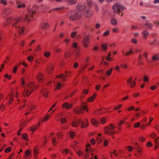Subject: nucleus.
I'll return each mask as SVG.
<instances>
[{
	"mask_svg": "<svg viewBox=\"0 0 159 159\" xmlns=\"http://www.w3.org/2000/svg\"><path fill=\"white\" fill-rule=\"evenodd\" d=\"M63 8L62 7H57L55 8L52 9L53 10H58L59 11H61L62 9Z\"/></svg>",
	"mask_w": 159,
	"mask_h": 159,
	"instance_id": "obj_48",
	"label": "nucleus"
},
{
	"mask_svg": "<svg viewBox=\"0 0 159 159\" xmlns=\"http://www.w3.org/2000/svg\"><path fill=\"white\" fill-rule=\"evenodd\" d=\"M87 3L88 5L87 8H90L92 5V0H87Z\"/></svg>",
	"mask_w": 159,
	"mask_h": 159,
	"instance_id": "obj_26",
	"label": "nucleus"
},
{
	"mask_svg": "<svg viewBox=\"0 0 159 159\" xmlns=\"http://www.w3.org/2000/svg\"><path fill=\"white\" fill-rule=\"evenodd\" d=\"M48 7L46 6H43V12H45L48 9Z\"/></svg>",
	"mask_w": 159,
	"mask_h": 159,
	"instance_id": "obj_52",
	"label": "nucleus"
},
{
	"mask_svg": "<svg viewBox=\"0 0 159 159\" xmlns=\"http://www.w3.org/2000/svg\"><path fill=\"white\" fill-rule=\"evenodd\" d=\"M17 66H15L13 67V73H16V70H17Z\"/></svg>",
	"mask_w": 159,
	"mask_h": 159,
	"instance_id": "obj_56",
	"label": "nucleus"
},
{
	"mask_svg": "<svg viewBox=\"0 0 159 159\" xmlns=\"http://www.w3.org/2000/svg\"><path fill=\"white\" fill-rule=\"evenodd\" d=\"M110 33V31L108 30H107L103 34V35L105 36H107L109 35Z\"/></svg>",
	"mask_w": 159,
	"mask_h": 159,
	"instance_id": "obj_54",
	"label": "nucleus"
},
{
	"mask_svg": "<svg viewBox=\"0 0 159 159\" xmlns=\"http://www.w3.org/2000/svg\"><path fill=\"white\" fill-rule=\"evenodd\" d=\"M142 34L143 35V38L146 39L147 36L149 35V33L147 30H144L143 31Z\"/></svg>",
	"mask_w": 159,
	"mask_h": 159,
	"instance_id": "obj_22",
	"label": "nucleus"
},
{
	"mask_svg": "<svg viewBox=\"0 0 159 159\" xmlns=\"http://www.w3.org/2000/svg\"><path fill=\"white\" fill-rule=\"evenodd\" d=\"M66 16L69 17L70 20L73 21L80 18L81 17L82 15L80 11H73L66 14Z\"/></svg>",
	"mask_w": 159,
	"mask_h": 159,
	"instance_id": "obj_3",
	"label": "nucleus"
},
{
	"mask_svg": "<svg viewBox=\"0 0 159 159\" xmlns=\"http://www.w3.org/2000/svg\"><path fill=\"white\" fill-rule=\"evenodd\" d=\"M42 94L44 97H47L48 92L45 89H43L41 91Z\"/></svg>",
	"mask_w": 159,
	"mask_h": 159,
	"instance_id": "obj_25",
	"label": "nucleus"
},
{
	"mask_svg": "<svg viewBox=\"0 0 159 159\" xmlns=\"http://www.w3.org/2000/svg\"><path fill=\"white\" fill-rule=\"evenodd\" d=\"M49 25L47 23H43L41 24L40 28L41 29H46L49 27Z\"/></svg>",
	"mask_w": 159,
	"mask_h": 159,
	"instance_id": "obj_14",
	"label": "nucleus"
},
{
	"mask_svg": "<svg viewBox=\"0 0 159 159\" xmlns=\"http://www.w3.org/2000/svg\"><path fill=\"white\" fill-rule=\"evenodd\" d=\"M27 135L26 134H23L22 136V138L23 139L26 140L27 139Z\"/></svg>",
	"mask_w": 159,
	"mask_h": 159,
	"instance_id": "obj_38",
	"label": "nucleus"
},
{
	"mask_svg": "<svg viewBox=\"0 0 159 159\" xmlns=\"http://www.w3.org/2000/svg\"><path fill=\"white\" fill-rule=\"evenodd\" d=\"M149 80V79L148 76H144V82H148Z\"/></svg>",
	"mask_w": 159,
	"mask_h": 159,
	"instance_id": "obj_55",
	"label": "nucleus"
},
{
	"mask_svg": "<svg viewBox=\"0 0 159 159\" xmlns=\"http://www.w3.org/2000/svg\"><path fill=\"white\" fill-rule=\"evenodd\" d=\"M64 84H62L60 82H58L56 85V89H60L61 88L62 86H64Z\"/></svg>",
	"mask_w": 159,
	"mask_h": 159,
	"instance_id": "obj_23",
	"label": "nucleus"
},
{
	"mask_svg": "<svg viewBox=\"0 0 159 159\" xmlns=\"http://www.w3.org/2000/svg\"><path fill=\"white\" fill-rule=\"evenodd\" d=\"M112 8L115 12L119 13L124 10V7L119 3H116L113 6Z\"/></svg>",
	"mask_w": 159,
	"mask_h": 159,
	"instance_id": "obj_6",
	"label": "nucleus"
},
{
	"mask_svg": "<svg viewBox=\"0 0 159 159\" xmlns=\"http://www.w3.org/2000/svg\"><path fill=\"white\" fill-rule=\"evenodd\" d=\"M136 84V82L135 81H133V82L130 84V87L131 88H133Z\"/></svg>",
	"mask_w": 159,
	"mask_h": 159,
	"instance_id": "obj_39",
	"label": "nucleus"
},
{
	"mask_svg": "<svg viewBox=\"0 0 159 159\" xmlns=\"http://www.w3.org/2000/svg\"><path fill=\"white\" fill-rule=\"evenodd\" d=\"M50 116L48 115H47L45 117H44L43 118L42 121L44 122L45 121L48 120L50 118Z\"/></svg>",
	"mask_w": 159,
	"mask_h": 159,
	"instance_id": "obj_30",
	"label": "nucleus"
},
{
	"mask_svg": "<svg viewBox=\"0 0 159 159\" xmlns=\"http://www.w3.org/2000/svg\"><path fill=\"white\" fill-rule=\"evenodd\" d=\"M56 138L55 137H54L52 139V144L54 145H55V143L56 142Z\"/></svg>",
	"mask_w": 159,
	"mask_h": 159,
	"instance_id": "obj_53",
	"label": "nucleus"
},
{
	"mask_svg": "<svg viewBox=\"0 0 159 159\" xmlns=\"http://www.w3.org/2000/svg\"><path fill=\"white\" fill-rule=\"evenodd\" d=\"M66 77V76L61 74H60L59 75L57 76L56 77V78H61L62 79V81H63L66 80V79L65 78Z\"/></svg>",
	"mask_w": 159,
	"mask_h": 159,
	"instance_id": "obj_21",
	"label": "nucleus"
},
{
	"mask_svg": "<svg viewBox=\"0 0 159 159\" xmlns=\"http://www.w3.org/2000/svg\"><path fill=\"white\" fill-rule=\"evenodd\" d=\"M77 8L80 11H82L85 8V9L87 8V7H86L85 4L84 2H81L78 4Z\"/></svg>",
	"mask_w": 159,
	"mask_h": 159,
	"instance_id": "obj_9",
	"label": "nucleus"
},
{
	"mask_svg": "<svg viewBox=\"0 0 159 159\" xmlns=\"http://www.w3.org/2000/svg\"><path fill=\"white\" fill-rule=\"evenodd\" d=\"M72 46L74 48L75 50L74 51V54H75L76 56H77L79 54V52L78 51V44L76 42L74 43L72 45Z\"/></svg>",
	"mask_w": 159,
	"mask_h": 159,
	"instance_id": "obj_10",
	"label": "nucleus"
},
{
	"mask_svg": "<svg viewBox=\"0 0 159 159\" xmlns=\"http://www.w3.org/2000/svg\"><path fill=\"white\" fill-rule=\"evenodd\" d=\"M50 55V52H46L44 53V56L46 57H48Z\"/></svg>",
	"mask_w": 159,
	"mask_h": 159,
	"instance_id": "obj_31",
	"label": "nucleus"
},
{
	"mask_svg": "<svg viewBox=\"0 0 159 159\" xmlns=\"http://www.w3.org/2000/svg\"><path fill=\"white\" fill-rule=\"evenodd\" d=\"M88 108L85 106H81V107H76L75 109V112L77 114H79L80 113H83L84 111L83 109L87 111H88V110L87 109Z\"/></svg>",
	"mask_w": 159,
	"mask_h": 159,
	"instance_id": "obj_7",
	"label": "nucleus"
},
{
	"mask_svg": "<svg viewBox=\"0 0 159 159\" xmlns=\"http://www.w3.org/2000/svg\"><path fill=\"white\" fill-rule=\"evenodd\" d=\"M89 8H86L85 9V11L87 12V15H85L86 16L90 17L93 14L92 11H89Z\"/></svg>",
	"mask_w": 159,
	"mask_h": 159,
	"instance_id": "obj_16",
	"label": "nucleus"
},
{
	"mask_svg": "<svg viewBox=\"0 0 159 159\" xmlns=\"http://www.w3.org/2000/svg\"><path fill=\"white\" fill-rule=\"evenodd\" d=\"M87 100L89 102H93L94 100V98H93V97H90L88 98Z\"/></svg>",
	"mask_w": 159,
	"mask_h": 159,
	"instance_id": "obj_45",
	"label": "nucleus"
},
{
	"mask_svg": "<svg viewBox=\"0 0 159 159\" xmlns=\"http://www.w3.org/2000/svg\"><path fill=\"white\" fill-rule=\"evenodd\" d=\"M106 122V118L105 117L102 118L100 120V122L102 124L105 123Z\"/></svg>",
	"mask_w": 159,
	"mask_h": 159,
	"instance_id": "obj_43",
	"label": "nucleus"
},
{
	"mask_svg": "<svg viewBox=\"0 0 159 159\" xmlns=\"http://www.w3.org/2000/svg\"><path fill=\"white\" fill-rule=\"evenodd\" d=\"M9 98L8 100V102L6 103L7 105H10L12 103L14 99L13 94H9Z\"/></svg>",
	"mask_w": 159,
	"mask_h": 159,
	"instance_id": "obj_12",
	"label": "nucleus"
},
{
	"mask_svg": "<svg viewBox=\"0 0 159 159\" xmlns=\"http://www.w3.org/2000/svg\"><path fill=\"white\" fill-rule=\"evenodd\" d=\"M132 77H131L129 79L127 80V82L128 84H130L133 82V81H132Z\"/></svg>",
	"mask_w": 159,
	"mask_h": 159,
	"instance_id": "obj_46",
	"label": "nucleus"
},
{
	"mask_svg": "<svg viewBox=\"0 0 159 159\" xmlns=\"http://www.w3.org/2000/svg\"><path fill=\"white\" fill-rule=\"evenodd\" d=\"M68 4L70 5H72L75 4L77 2V0H66Z\"/></svg>",
	"mask_w": 159,
	"mask_h": 159,
	"instance_id": "obj_20",
	"label": "nucleus"
},
{
	"mask_svg": "<svg viewBox=\"0 0 159 159\" xmlns=\"http://www.w3.org/2000/svg\"><path fill=\"white\" fill-rule=\"evenodd\" d=\"M77 34V32L76 31L72 32L71 34V37L72 38H74Z\"/></svg>",
	"mask_w": 159,
	"mask_h": 159,
	"instance_id": "obj_36",
	"label": "nucleus"
},
{
	"mask_svg": "<svg viewBox=\"0 0 159 159\" xmlns=\"http://www.w3.org/2000/svg\"><path fill=\"white\" fill-rule=\"evenodd\" d=\"M17 7L19 8L22 7L24 8L25 7V5L24 3H22L21 2L17 1Z\"/></svg>",
	"mask_w": 159,
	"mask_h": 159,
	"instance_id": "obj_17",
	"label": "nucleus"
},
{
	"mask_svg": "<svg viewBox=\"0 0 159 159\" xmlns=\"http://www.w3.org/2000/svg\"><path fill=\"white\" fill-rule=\"evenodd\" d=\"M82 43L83 44L84 46L85 47L87 48L89 45V42L82 40Z\"/></svg>",
	"mask_w": 159,
	"mask_h": 159,
	"instance_id": "obj_28",
	"label": "nucleus"
},
{
	"mask_svg": "<svg viewBox=\"0 0 159 159\" xmlns=\"http://www.w3.org/2000/svg\"><path fill=\"white\" fill-rule=\"evenodd\" d=\"M53 66L51 65H48L46 67V71L48 74H50L53 71Z\"/></svg>",
	"mask_w": 159,
	"mask_h": 159,
	"instance_id": "obj_11",
	"label": "nucleus"
},
{
	"mask_svg": "<svg viewBox=\"0 0 159 159\" xmlns=\"http://www.w3.org/2000/svg\"><path fill=\"white\" fill-rule=\"evenodd\" d=\"M134 106H132L130 107H129L128 109V110L129 111H130L132 110H134Z\"/></svg>",
	"mask_w": 159,
	"mask_h": 159,
	"instance_id": "obj_61",
	"label": "nucleus"
},
{
	"mask_svg": "<svg viewBox=\"0 0 159 159\" xmlns=\"http://www.w3.org/2000/svg\"><path fill=\"white\" fill-rule=\"evenodd\" d=\"M11 148L9 147L7 148H6L5 149V151L6 152H10L11 151Z\"/></svg>",
	"mask_w": 159,
	"mask_h": 159,
	"instance_id": "obj_59",
	"label": "nucleus"
},
{
	"mask_svg": "<svg viewBox=\"0 0 159 159\" xmlns=\"http://www.w3.org/2000/svg\"><path fill=\"white\" fill-rule=\"evenodd\" d=\"M30 151L29 150H27V151H26L25 152V155H26V156H29L30 155Z\"/></svg>",
	"mask_w": 159,
	"mask_h": 159,
	"instance_id": "obj_58",
	"label": "nucleus"
},
{
	"mask_svg": "<svg viewBox=\"0 0 159 159\" xmlns=\"http://www.w3.org/2000/svg\"><path fill=\"white\" fill-rule=\"evenodd\" d=\"M81 125V128H86L88 125V123L87 120L84 122L81 120H75L73 121L71 124V125L73 127H76L79 124Z\"/></svg>",
	"mask_w": 159,
	"mask_h": 159,
	"instance_id": "obj_4",
	"label": "nucleus"
},
{
	"mask_svg": "<svg viewBox=\"0 0 159 159\" xmlns=\"http://www.w3.org/2000/svg\"><path fill=\"white\" fill-rule=\"evenodd\" d=\"M41 49V47L40 45H39L38 46L37 48L36 49V51H40Z\"/></svg>",
	"mask_w": 159,
	"mask_h": 159,
	"instance_id": "obj_60",
	"label": "nucleus"
},
{
	"mask_svg": "<svg viewBox=\"0 0 159 159\" xmlns=\"http://www.w3.org/2000/svg\"><path fill=\"white\" fill-rule=\"evenodd\" d=\"M159 139V137L157 139H155L154 140V142L156 144L158 145V143H159V141L158 139Z\"/></svg>",
	"mask_w": 159,
	"mask_h": 159,
	"instance_id": "obj_62",
	"label": "nucleus"
},
{
	"mask_svg": "<svg viewBox=\"0 0 159 159\" xmlns=\"http://www.w3.org/2000/svg\"><path fill=\"white\" fill-rule=\"evenodd\" d=\"M110 23L112 25H116L117 24V20L116 18H112L111 20Z\"/></svg>",
	"mask_w": 159,
	"mask_h": 159,
	"instance_id": "obj_19",
	"label": "nucleus"
},
{
	"mask_svg": "<svg viewBox=\"0 0 159 159\" xmlns=\"http://www.w3.org/2000/svg\"><path fill=\"white\" fill-rule=\"evenodd\" d=\"M60 120L61 122L62 123H65L66 122V120L65 118H61Z\"/></svg>",
	"mask_w": 159,
	"mask_h": 159,
	"instance_id": "obj_37",
	"label": "nucleus"
},
{
	"mask_svg": "<svg viewBox=\"0 0 159 159\" xmlns=\"http://www.w3.org/2000/svg\"><path fill=\"white\" fill-rule=\"evenodd\" d=\"M122 106V105L120 104L118 106H117L114 107L113 109L115 110H117L120 108Z\"/></svg>",
	"mask_w": 159,
	"mask_h": 159,
	"instance_id": "obj_50",
	"label": "nucleus"
},
{
	"mask_svg": "<svg viewBox=\"0 0 159 159\" xmlns=\"http://www.w3.org/2000/svg\"><path fill=\"white\" fill-rule=\"evenodd\" d=\"M4 76L7 79H10L11 78V75H8L7 74L5 75Z\"/></svg>",
	"mask_w": 159,
	"mask_h": 159,
	"instance_id": "obj_49",
	"label": "nucleus"
},
{
	"mask_svg": "<svg viewBox=\"0 0 159 159\" xmlns=\"http://www.w3.org/2000/svg\"><path fill=\"white\" fill-rule=\"evenodd\" d=\"M57 138L59 139L60 138H61L62 137L63 135L59 132H58L57 134Z\"/></svg>",
	"mask_w": 159,
	"mask_h": 159,
	"instance_id": "obj_42",
	"label": "nucleus"
},
{
	"mask_svg": "<svg viewBox=\"0 0 159 159\" xmlns=\"http://www.w3.org/2000/svg\"><path fill=\"white\" fill-rule=\"evenodd\" d=\"M29 107L30 110V111L31 113H33L34 112V110L36 108L35 106H33L31 107Z\"/></svg>",
	"mask_w": 159,
	"mask_h": 159,
	"instance_id": "obj_33",
	"label": "nucleus"
},
{
	"mask_svg": "<svg viewBox=\"0 0 159 159\" xmlns=\"http://www.w3.org/2000/svg\"><path fill=\"white\" fill-rule=\"evenodd\" d=\"M90 142L92 144H94L95 143V140L93 139H92L90 140Z\"/></svg>",
	"mask_w": 159,
	"mask_h": 159,
	"instance_id": "obj_63",
	"label": "nucleus"
},
{
	"mask_svg": "<svg viewBox=\"0 0 159 159\" xmlns=\"http://www.w3.org/2000/svg\"><path fill=\"white\" fill-rule=\"evenodd\" d=\"M72 107V105L71 104H68L66 102L64 103L62 105V107L63 108H66V110L71 108Z\"/></svg>",
	"mask_w": 159,
	"mask_h": 159,
	"instance_id": "obj_13",
	"label": "nucleus"
},
{
	"mask_svg": "<svg viewBox=\"0 0 159 159\" xmlns=\"http://www.w3.org/2000/svg\"><path fill=\"white\" fill-rule=\"evenodd\" d=\"M128 150L129 151H131L133 149V147L131 146H128Z\"/></svg>",
	"mask_w": 159,
	"mask_h": 159,
	"instance_id": "obj_64",
	"label": "nucleus"
},
{
	"mask_svg": "<svg viewBox=\"0 0 159 159\" xmlns=\"http://www.w3.org/2000/svg\"><path fill=\"white\" fill-rule=\"evenodd\" d=\"M37 78L38 81L41 82L43 79V74L41 73H38L37 75Z\"/></svg>",
	"mask_w": 159,
	"mask_h": 159,
	"instance_id": "obj_15",
	"label": "nucleus"
},
{
	"mask_svg": "<svg viewBox=\"0 0 159 159\" xmlns=\"http://www.w3.org/2000/svg\"><path fill=\"white\" fill-rule=\"evenodd\" d=\"M140 125V123L139 122H137L134 125V127L135 128H137L139 127Z\"/></svg>",
	"mask_w": 159,
	"mask_h": 159,
	"instance_id": "obj_57",
	"label": "nucleus"
},
{
	"mask_svg": "<svg viewBox=\"0 0 159 159\" xmlns=\"http://www.w3.org/2000/svg\"><path fill=\"white\" fill-rule=\"evenodd\" d=\"M36 88H37V87L35 86L33 82H30L24 88L23 93L24 96H29L34 90Z\"/></svg>",
	"mask_w": 159,
	"mask_h": 159,
	"instance_id": "obj_2",
	"label": "nucleus"
},
{
	"mask_svg": "<svg viewBox=\"0 0 159 159\" xmlns=\"http://www.w3.org/2000/svg\"><path fill=\"white\" fill-rule=\"evenodd\" d=\"M20 81L21 83L22 84V87H24L23 85H24L25 84V80L23 78H21L20 79Z\"/></svg>",
	"mask_w": 159,
	"mask_h": 159,
	"instance_id": "obj_44",
	"label": "nucleus"
},
{
	"mask_svg": "<svg viewBox=\"0 0 159 159\" xmlns=\"http://www.w3.org/2000/svg\"><path fill=\"white\" fill-rule=\"evenodd\" d=\"M146 28L148 29H151L153 27V25L151 23L147 22L145 24Z\"/></svg>",
	"mask_w": 159,
	"mask_h": 159,
	"instance_id": "obj_18",
	"label": "nucleus"
},
{
	"mask_svg": "<svg viewBox=\"0 0 159 159\" xmlns=\"http://www.w3.org/2000/svg\"><path fill=\"white\" fill-rule=\"evenodd\" d=\"M112 70L113 69L111 68L110 70L107 71L106 73L107 75V76H109L111 74Z\"/></svg>",
	"mask_w": 159,
	"mask_h": 159,
	"instance_id": "obj_34",
	"label": "nucleus"
},
{
	"mask_svg": "<svg viewBox=\"0 0 159 159\" xmlns=\"http://www.w3.org/2000/svg\"><path fill=\"white\" fill-rule=\"evenodd\" d=\"M2 38V32L0 30V46H1V42Z\"/></svg>",
	"mask_w": 159,
	"mask_h": 159,
	"instance_id": "obj_51",
	"label": "nucleus"
},
{
	"mask_svg": "<svg viewBox=\"0 0 159 159\" xmlns=\"http://www.w3.org/2000/svg\"><path fill=\"white\" fill-rule=\"evenodd\" d=\"M83 40L89 42V35H87L86 36L85 35V36L83 38Z\"/></svg>",
	"mask_w": 159,
	"mask_h": 159,
	"instance_id": "obj_29",
	"label": "nucleus"
},
{
	"mask_svg": "<svg viewBox=\"0 0 159 159\" xmlns=\"http://www.w3.org/2000/svg\"><path fill=\"white\" fill-rule=\"evenodd\" d=\"M21 20L19 18H14L12 17L7 19V23L8 24H11L12 29L15 32L19 33L20 34L23 33L25 30L24 27L20 26Z\"/></svg>",
	"mask_w": 159,
	"mask_h": 159,
	"instance_id": "obj_1",
	"label": "nucleus"
},
{
	"mask_svg": "<svg viewBox=\"0 0 159 159\" xmlns=\"http://www.w3.org/2000/svg\"><path fill=\"white\" fill-rule=\"evenodd\" d=\"M91 122L93 125L97 126H98V121L94 119H91Z\"/></svg>",
	"mask_w": 159,
	"mask_h": 159,
	"instance_id": "obj_24",
	"label": "nucleus"
},
{
	"mask_svg": "<svg viewBox=\"0 0 159 159\" xmlns=\"http://www.w3.org/2000/svg\"><path fill=\"white\" fill-rule=\"evenodd\" d=\"M33 59V57L32 56H29L27 57V60L29 61H31Z\"/></svg>",
	"mask_w": 159,
	"mask_h": 159,
	"instance_id": "obj_47",
	"label": "nucleus"
},
{
	"mask_svg": "<svg viewBox=\"0 0 159 159\" xmlns=\"http://www.w3.org/2000/svg\"><path fill=\"white\" fill-rule=\"evenodd\" d=\"M101 47L103 50H106L107 49V44H102L101 45Z\"/></svg>",
	"mask_w": 159,
	"mask_h": 159,
	"instance_id": "obj_35",
	"label": "nucleus"
},
{
	"mask_svg": "<svg viewBox=\"0 0 159 159\" xmlns=\"http://www.w3.org/2000/svg\"><path fill=\"white\" fill-rule=\"evenodd\" d=\"M159 59V57H158V55L156 54L152 57V60L154 61H155Z\"/></svg>",
	"mask_w": 159,
	"mask_h": 159,
	"instance_id": "obj_27",
	"label": "nucleus"
},
{
	"mask_svg": "<svg viewBox=\"0 0 159 159\" xmlns=\"http://www.w3.org/2000/svg\"><path fill=\"white\" fill-rule=\"evenodd\" d=\"M63 153H65L66 154H67L68 152L72 154V153L70 151H69L68 150L66 149L62 151Z\"/></svg>",
	"mask_w": 159,
	"mask_h": 159,
	"instance_id": "obj_40",
	"label": "nucleus"
},
{
	"mask_svg": "<svg viewBox=\"0 0 159 159\" xmlns=\"http://www.w3.org/2000/svg\"><path fill=\"white\" fill-rule=\"evenodd\" d=\"M35 13V11H30V15H26L25 16L24 20L25 21L29 22L31 21V18L33 17L32 14Z\"/></svg>",
	"mask_w": 159,
	"mask_h": 159,
	"instance_id": "obj_8",
	"label": "nucleus"
},
{
	"mask_svg": "<svg viewBox=\"0 0 159 159\" xmlns=\"http://www.w3.org/2000/svg\"><path fill=\"white\" fill-rule=\"evenodd\" d=\"M37 128V127L36 126H35L34 125H33L30 127V130L32 131L33 132H34L35 131V129Z\"/></svg>",
	"mask_w": 159,
	"mask_h": 159,
	"instance_id": "obj_32",
	"label": "nucleus"
},
{
	"mask_svg": "<svg viewBox=\"0 0 159 159\" xmlns=\"http://www.w3.org/2000/svg\"><path fill=\"white\" fill-rule=\"evenodd\" d=\"M115 128V127L113 126L111 124H110V126L108 127L107 126L104 129L105 133L110 135H112L115 133V131L114 130V129Z\"/></svg>",
	"mask_w": 159,
	"mask_h": 159,
	"instance_id": "obj_5",
	"label": "nucleus"
},
{
	"mask_svg": "<svg viewBox=\"0 0 159 159\" xmlns=\"http://www.w3.org/2000/svg\"><path fill=\"white\" fill-rule=\"evenodd\" d=\"M0 3L4 5H6L7 4V2L6 0H1Z\"/></svg>",
	"mask_w": 159,
	"mask_h": 159,
	"instance_id": "obj_41",
	"label": "nucleus"
}]
</instances>
